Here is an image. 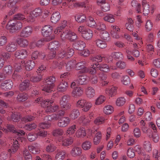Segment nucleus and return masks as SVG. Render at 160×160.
<instances>
[{"mask_svg": "<svg viewBox=\"0 0 160 160\" xmlns=\"http://www.w3.org/2000/svg\"><path fill=\"white\" fill-rule=\"evenodd\" d=\"M57 33L60 34L61 39L62 40L66 39L73 41L77 38L76 34L72 31H42V33L44 37L45 41L48 42L55 38V34Z\"/></svg>", "mask_w": 160, "mask_h": 160, "instance_id": "obj_1", "label": "nucleus"}, {"mask_svg": "<svg viewBox=\"0 0 160 160\" xmlns=\"http://www.w3.org/2000/svg\"><path fill=\"white\" fill-rule=\"evenodd\" d=\"M53 100L47 99L43 101L41 103V106L45 108L47 112H56L59 109V106L57 105H53Z\"/></svg>", "mask_w": 160, "mask_h": 160, "instance_id": "obj_2", "label": "nucleus"}, {"mask_svg": "<svg viewBox=\"0 0 160 160\" xmlns=\"http://www.w3.org/2000/svg\"><path fill=\"white\" fill-rule=\"evenodd\" d=\"M44 83L45 86L42 90L48 92H50L52 91L56 78L54 76H50L44 78Z\"/></svg>", "mask_w": 160, "mask_h": 160, "instance_id": "obj_3", "label": "nucleus"}, {"mask_svg": "<svg viewBox=\"0 0 160 160\" xmlns=\"http://www.w3.org/2000/svg\"><path fill=\"white\" fill-rule=\"evenodd\" d=\"M87 63V62L85 60L80 61L77 63H76L75 62L74 69L77 70H80L77 74L87 73L88 72V68L85 67Z\"/></svg>", "mask_w": 160, "mask_h": 160, "instance_id": "obj_4", "label": "nucleus"}, {"mask_svg": "<svg viewBox=\"0 0 160 160\" xmlns=\"http://www.w3.org/2000/svg\"><path fill=\"white\" fill-rule=\"evenodd\" d=\"M74 53L73 49L70 48H65L62 50L58 54V57L61 58L66 57L69 58L72 57Z\"/></svg>", "mask_w": 160, "mask_h": 160, "instance_id": "obj_5", "label": "nucleus"}, {"mask_svg": "<svg viewBox=\"0 0 160 160\" xmlns=\"http://www.w3.org/2000/svg\"><path fill=\"white\" fill-rule=\"evenodd\" d=\"M42 12V10L40 8H35L33 11L30 12L29 17L27 20L28 22H33L35 18L41 15Z\"/></svg>", "mask_w": 160, "mask_h": 160, "instance_id": "obj_6", "label": "nucleus"}, {"mask_svg": "<svg viewBox=\"0 0 160 160\" xmlns=\"http://www.w3.org/2000/svg\"><path fill=\"white\" fill-rule=\"evenodd\" d=\"M22 27V23L20 22H18L14 23L12 20H10L8 22L7 28L8 30H18L20 29Z\"/></svg>", "mask_w": 160, "mask_h": 160, "instance_id": "obj_7", "label": "nucleus"}, {"mask_svg": "<svg viewBox=\"0 0 160 160\" xmlns=\"http://www.w3.org/2000/svg\"><path fill=\"white\" fill-rule=\"evenodd\" d=\"M70 119L68 117H63L60 118L57 123L58 126L60 128H65L70 123Z\"/></svg>", "mask_w": 160, "mask_h": 160, "instance_id": "obj_8", "label": "nucleus"}, {"mask_svg": "<svg viewBox=\"0 0 160 160\" xmlns=\"http://www.w3.org/2000/svg\"><path fill=\"white\" fill-rule=\"evenodd\" d=\"M13 84V82L11 80H7L1 83L0 87L2 89L6 91L11 89Z\"/></svg>", "mask_w": 160, "mask_h": 160, "instance_id": "obj_9", "label": "nucleus"}, {"mask_svg": "<svg viewBox=\"0 0 160 160\" xmlns=\"http://www.w3.org/2000/svg\"><path fill=\"white\" fill-rule=\"evenodd\" d=\"M28 52L25 49H21L16 51L14 53L15 57L18 59H23L27 57Z\"/></svg>", "mask_w": 160, "mask_h": 160, "instance_id": "obj_10", "label": "nucleus"}, {"mask_svg": "<svg viewBox=\"0 0 160 160\" xmlns=\"http://www.w3.org/2000/svg\"><path fill=\"white\" fill-rule=\"evenodd\" d=\"M82 150L80 147L75 146L72 148L70 151V154L73 157L80 156L82 153Z\"/></svg>", "mask_w": 160, "mask_h": 160, "instance_id": "obj_11", "label": "nucleus"}, {"mask_svg": "<svg viewBox=\"0 0 160 160\" xmlns=\"http://www.w3.org/2000/svg\"><path fill=\"white\" fill-rule=\"evenodd\" d=\"M68 87V84L67 82L62 79L58 85L57 90L59 92H63L67 90Z\"/></svg>", "mask_w": 160, "mask_h": 160, "instance_id": "obj_12", "label": "nucleus"}, {"mask_svg": "<svg viewBox=\"0 0 160 160\" xmlns=\"http://www.w3.org/2000/svg\"><path fill=\"white\" fill-rule=\"evenodd\" d=\"M95 33L98 36L99 35L101 38L104 40H109V34L107 31H97Z\"/></svg>", "mask_w": 160, "mask_h": 160, "instance_id": "obj_13", "label": "nucleus"}, {"mask_svg": "<svg viewBox=\"0 0 160 160\" xmlns=\"http://www.w3.org/2000/svg\"><path fill=\"white\" fill-rule=\"evenodd\" d=\"M63 138V137H62L59 139V142L62 141V145L63 146L67 147L71 145L73 143V138L71 137L62 140Z\"/></svg>", "mask_w": 160, "mask_h": 160, "instance_id": "obj_14", "label": "nucleus"}, {"mask_svg": "<svg viewBox=\"0 0 160 160\" xmlns=\"http://www.w3.org/2000/svg\"><path fill=\"white\" fill-rule=\"evenodd\" d=\"M117 89V87L112 86L106 88L105 90V92L106 94H108L109 96L112 97L116 94Z\"/></svg>", "mask_w": 160, "mask_h": 160, "instance_id": "obj_15", "label": "nucleus"}, {"mask_svg": "<svg viewBox=\"0 0 160 160\" xmlns=\"http://www.w3.org/2000/svg\"><path fill=\"white\" fill-rule=\"evenodd\" d=\"M5 49L8 52H13L17 49V45L13 42H10L6 45Z\"/></svg>", "mask_w": 160, "mask_h": 160, "instance_id": "obj_16", "label": "nucleus"}, {"mask_svg": "<svg viewBox=\"0 0 160 160\" xmlns=\"http://www.w3.org/2000/svg\"><path fill=\"white\" fill-rule=\"evenodd\" d=\"M13 70L12 67L10 65H7L4 67L3 72L4 76H2V74H0V77L5 78L11 75L12 72Z\"/></svg>", "mask_w": 160, "mask_h": 160, "instance_id": "obj_17", "label": "nucleus"}, {"mask_svg": "<svg viewBox=\"0 0 160 160\" xmlns=\"http://www.w3.org/2000/svg\"><path fill=\"white\" fill-rule=\"evenodd\" d=\"M85 92L87 97L89 98H93L95 95V90L91 87L87 88L85 90Z\"/></svg>", "mask_w": 160, "mask_h": 160, "instance_id": "obj_18", "label": "nucleus"}, {"mask_svg": "<svg viewBox=\"0 0 160 160\" xmlns=\"http://www.w3.org/2000/svg\"><path fill=\"white\" fill-rule=\"evenodd\" d=\"M13 142L11 148L8 150V152L10 153H14L19 148V144L17 141H14L13 139Z\"/></svg>", "mask_w": 160, "mask_h": 160, "instance_id": "obj_19", "label": "nucleus"}, {"mask_svg": "<svg viewBox=\"0 0 160 160\" xmlns=\"http://www.w3.org/2000/svg\"><path fill=\"white\" fill-rule=\"evenodd\" d=\"M74 48L77 50H82L85 47V44L83 41L78 40L73 44Z\"/></svg>", "mask_w": 160, "mask_h": 160, "instance_id": "obj_20", "label": "nucleus"}, {"mask_svg": "<svg viewBox=\"0 0 160 160\" xmlns=\"http://www.w3.org/2000/svg\"><path fill=\"white\" fill-rule=\"evenodd\" d=\"M142 5L143 8V14L145 16H147L150 12L149 5L146 0H143L142 2Z\"/></svg>", "mask_w": 160, "mask_h": 160, "instance_id": "obj_21", "label": "nucleus"}, {"mask_svg": "<svg viewBox=\"0 0 160 160\" xmlns=\"http://www.w3.org/2000/svg\"><path fill=\"white\" fill-rule=\"evenodd\" d=\"M83 92V89L80 87H78L72 90V94L74 97H80L82 94Z\"/></svg>", "mask_w": 160, "mask_h": 160, "instance_id": "obj_22", "label": "nucleus"}, {"mask_svg": "<svg viewBox=\"0 0 160 160\" xmlns=\"http://www.w3.org/2000/svg\"><path fill=\"white\" fill-rule=\"evenodd\" d=\"M85 129L83 127H80L76 131L75 136L78 138H83L86 135Z\"/></svg>", "mask_w": 160, "mask_h": 160, "instance_id": "obj_23", "label": "nucleus"}, {"mask_svg": "<svg viewBox=\"0 0 160 160\" xmlns=\"http://www.w3.org/2000/svg\"><path fill=\"white\" fill-rule=\"evenodd\" d=\"M16 42L18 45L21 47L25 48L28 45V42L26 39L19 38L17 39Z\"/></svg>", "mask_w": 160, "mask_h": 160, "instance_id": "obj_24", "label": "nucleus"}, {"mask_svg": "<svg viewBox=\"0 0 160 160\" xmlns=\"http://www.w3.org/2000/svg\"><path fill=\"white\" fill-rule=\"evenodd\" d=\"M82 36L87 40L91 39L93 36L92 31H81Z\"/></svg>", "mask_w": 160, "mask_h": 160, "instance_id": "obj_25", "label": "nucleus"}, {"mask_svg": "<svg viewBox=\"0 0 160 160\" xmlns=\"http://www.w3.org/2000/svg\"><path fill=\"white\" fill-rule=\"evenodd\" d=\"M78 78L77 80L78 83L80 85H83L87 83V76L84 74L79 75L77 74Z\"/></svg>", "mask_w": 160, "mask_h": 160, "instance_id": "obj_26", "label": "nucleus"}, {"mask_svg": "<svg viewBox=\"0 0 160 160\" xmlns=\"http://www.w3.org/2000/svg\"><path fill=\"white\" fill-rule=\"evenodd\" d=\"M30 85V81L28 80H25L20 85V90L21 91H23L28 89Z\"/></svg>", "mask_w": 160, "mask_h": 160, "instance_id": "obj_27", "label": "nucleus"}, {"mask_svg": "<svg viewBox=\"0 0 160 160\" xmlns=\"http://www.w3.org/2000/svg\"><path fill=\"white\" fill-rule=\"evenodd\" d=\"M61 18L60 13L58 12H55L52 14L51 17V22L54 23H55L58 22Z\"/></svg>", "mask_w": 160, "mask_h": 160, "instance_id": "obj_28", "label": "nucleus"}, {"mask_svg": "<svg viewBox=\"0 0 160 160\" xmlns=\"http://www.w3.org/2000/svg\"><path fill=\"white\" fill-rule=\"evenodd\" d=\"M66 152L64 150L58 151L55 157L56 160H63L65 158Z\"/></svg>", "mask_w": 160, "mask_h": 160, "instance_id": "obj_29", "label": "nucleus"}, {"mask_svg": "<svg viewBox=\"0 0 160 160\" xmlns=\"http://www.w3.org/2000/svg\"><path fill=\"white\" fill-rule=\"evenodd\" d=\"M75 20L78 22L82 23L85 22L86 18L84 14L80 13L76 14L75 16Z\"/></svg>", "mask_w": 160, "mask_h": 160, "instance_id": "obj_30", "label": "nucleus"}, {"mask_svg": "<svg viewBox=\"0 0 160 160\" xmlns=\"http://www.w3.org/2000/svg\"><path fill=\"white\" fill-rule=\"evenodd\" d=\"M95 66L100 71L105 72H108L109 71L110 68L106 64H99L96 63L95 64Z\"/></svg>", "mask_w": 160, "mask_h": 160, "instance_id": "obj_31", "label": "nucleus"}, {"mask_svg": "<svg viewBox=\"0 0 160 160\" xmlns=\"http://www.w3.org/2000/svg\"><path fill=\"white\" fill-rule=\"evenodd\" d=\"M35 66L34 62L32 60H29L26 62L25 63V66L27 71H29L32 70Z\"/></svg>", "mask_w": 160, "mask_h": 160, "instance_id": "obj_32", "label": "nucleus"}, {"mask_svg": "<svg viewBox=\"0 0 160 160\" xmlns=\"http://www.w3.org/2000/svg\"><path fill=\"white\" fill-rule=\"evenodd\" d=\"M76 129V126L75 125H72L69 126L66 132V135L70 136L73 135L75 132Z\"/></svg>", "mask_w": 160, "mask_h": 160, "instance_id": "obj_33", "label": "nucleus"}, {"mask_svg": "<svg viewBox=\"0 0 160 160\" xmlns=\"http://www.w3.org/2000/svg\"><path fill=\"white\" fill-rule=\"evenodd\" d=\"M59 46V42L57 41H53L50 42L48 45V48L50 50H56Z\"/></svg>", "mask_w": 160, "mask_h": 160, "instance_id": "obj_34", "label": "nucleus"}, {"mask_svg": "<svg viewBox=\"0 0 160 160\" xmlns=\"http://www.w3.org/2000/svg\"><path fill=\"white\" fill-rule=\"evenodd\" d=\"M45 121H56L58 120L56 113H53L50 115L46 116L44 118Z\"/></svg>", "mask_w": 160, "mask_h": 160, "instance_id": "obj_35", "label": "nucleus"}, {"mask_svg": "<svg viewBox=\"0 0 160 160\" xmlns=\"http://www.w3.org/2000/svg\"><path fill=\"white\" fill-rule=\"evenodd\" d=\"M133 21L132 19L128 18V22L126 23L125 26L127 30H132L134 29Z\"/></svg>", "mask_w": 160, "mask_h": 160, "instance_id": "obj_36", "label": "nucleus"}, {"mask_svg": "<svg viewBox=\"0 0 160 160\" xmlns=\"http://www.w3.org/2000/svg\"><path fill=\"white\" fill-rule=\"evenodd\" d=\"M85 102L82 107V110L85 112H88L92 106V104L90 102L87 101L86 100Z\"/></svg>", "mask_w": 160, "mask_h": 160, "instance_id": "obj_37", "label": "nucleus"}, {"mask_svg": "<svg viewBox=\"0 0 160 160\" xmlns=\"http://www.w3.org/2000/svg\"><path fill=\"white\" fill-rule=\"evenodd\" d=\"M80 113L78 109H73L72 110L69 116L70 118L73 120H74L77 118L79 115Z\"/></svg>", "mask_w": 160, "mask_h": 160, "instance_id": "obj_38", "label": "nucleus"}, {"mask_svg": "<svg viewBox=\"0 0 160 160\" xmlns=\"http://www.w3.org/2000/svg\"><path fill=\"white\" fill-rule=\"evenodd\" d=\"M19 127L21 128L23 127L26 130L31 131L35 128L37 125L35 123H33L30 124H27L25 125H21Z\"/></svg>", "mask_w": 160, "mask_h": 160, "instance_id": "obj_39", "label": "nucleus"}, {"mask_svg": "<svg viewBox=\"0 0 160 160\" xmlns=\"http://www.w3.org/2000/svg\"><path fill=\"white\" fill-rule=\"evenodd\" d=\"M23 155L26 160H32V158L31 155L29 153L28 150L24 148L22 151Z\"/></svg>", "mask_w": 160, "mask_h": 160, "instance_id": "obj_40", "label": "nucleus"}, {"mask_svg": "<svg viewBox=\"0 0 160 160\" xmlns=\"http://www.w3.org/2000/svg\"><path fill=\"white\" fill-rule=\"evenodd\" d=\"M131 5L133 8L136 10L138 13H141V5L140 3H138L136 0H133L132 1Z\"/></svg>", "mask_w": 160, "mask_h": 160, "instance_id": "obj_41", "label": "nucleus"}, {"mask_svg": "<svg viewBox=\"0 0 160 160\" xmlns=\"http://www.w3.org/2000/svg\"><path fill=\"white\" fill-rule=\"evenodd\" d=\"M106 99V97L103 95H100L95 100V104L96 105H100L103 103Z\"/></svg>", "mask_w": 160, "mask_h": 160, "instance_id": "obj_42", "label": "nucleus"}, {"mask_svg": "<svg viewBox=\"0 0 160 160\" xmlns=\"http://www.w3.org/2000/svg\"><path fill=\"white\" fill-rule=\"evenodd\" d=\"M97 46L101 48H104L107 47V45L106 42L99 39H96L95 41Z\"/></svg>", "mask_w": 160, "mask_h": 160, "instance_id": "obj_43", "label": "nucleus"}, {"mask_svg": "<svg viewBox=\"0 0 160 160\" xmlns=\"http://www.w3.org/2000/svg\"><path fill=\"white\" fill-rule=\"evenodd\" d=\"M56 147L54 144L50 143L46 146L45 150L48 152H52L56 150Z\"/></svg>", "mask_w": 160, "mask_h": 160, "instance_id": "obj_44", "label": "nucleus"}, {"mask_svg": "<svg viewBox=\"0 0 160 160\" xmlns=\"http://www.w3.org/2000/svg\"><path fill=\"white\" fill-rule=\"evenodd\" d=\"M90 83L92 85H96L98 82V78L96 75H91L90 76L89 79Z\"/></svg>", "mask_w": 160, "mask_h": 160, "instance_id": "obj_45", "label": "nucleus"}, {"mask_svg": "<svg viewBox=\"0 0 160 160\" xmlns=\"http://www.w3.org/2000/svg\"><path fill=\"white\" fill-rule=\"evenodd\" d=\"M114 111L113 107L111 105H107L103 108L104 112L107 115L112 113Z\"/></svg>", "mask_w": 160, "mask_h": 160, "instance_id": "obj_46", "label": "nucleus"}, {"mask_svg": "<svg viewBox=\"0 0 160 160\" xmlns=\"http://www.w3.org/2000/svg\"><path fill=\"white\" fill-rule=\"evenodd\" d=\"M28 95L25 93H19L17 97V100L20 102H23L28 98Z\"/></svg>", "mask_w": 160, "mask_h": 160, "instance_id": "obj_47", "label": "nucleus"}, {"mask_svg": "<svg viewBox=\"0 0 160 160\" xmlns=\"http://www.w3.org/2000/svg\"><path fill=\"white\" fill-rule=\"evenodd\" d=\"M75 61L72 60L69 61L66 64V69L67 71H70L72 69H74Z\"/></svg>", "mask_w": 160, "mask_h": 160, "instance_id": "obj_48", "label": "nucleus"}, {"mask_svg": "<svg viewBox=\"0 0 160 160\" xmlns=\"http://www.w3.org/2000/svg\"><path fill=\"white\" fill-rule=\"evenodd\" d=\"M87 24L90 27H93L96 25V22L94 18L90 16L87 20Z\"/></svg>", "mask_w": 160, "mask_h": 160, "instance_id": "obj_49", "label": "nucleus"}, {"mask_svg": "<svg viewBox=\"0 0 160 160\" xmlns=\"http://www.w3.org/2000/svg\"><path fill=\"white\" fill-rule=\"evenodd\" d=\"M28 149L32 153L34 154L39 153L40 151L38 147L33 146H29Z\"/></svg>", "mask_w": 160, "mask_h": 160, "instance_id": "obj_50", "label": "nucleus"}, {"mask_svg": "<svg viewBox=\"0 0 160 160\" xmlns=\"http://www.w3.org/2000/svg\"><path fill=\"white\" fill-rule=\"evenodd\" d=\"M104 20L106 21L112 23L115 21L114 16L111 14H108L103 18Z\"/></svg>", "mask_w": 160, "mask_h": 160, "instance_id": "obj_51", "label": "nucleus"}, {"mask_svg": "<svg viewBox=\"0 0 160 160\" xmlns=\"http://www.w3.org/2000/svg\"><path fill=\"white\" fill-rule=\"evenodd\" d=\"M92 146L91 142L89 141H86L84 142L82 144V149L85 150L89 149Z\"/></svg>", "mask_w": 160, "mask_h": 160, "instance_id": "obj_52", "label": "nucleus"}, {"mask_svg": "<svg viewBox=\"0 0 160 160\" xmlns=\"http://www.w3.org/2000/svg\"><path fill=\"white\" fill-rule=\"evenodd\" d=\"M101 138V134L100 132H98L95 135L93 138V142L94 144L97 145L100 142Z\"/></svg>", "mask_w": 160, "mask_h": 160, "instance_id": "obj_53", "label": "nucleus"}, {"mask_svg": "<svg viewBox=\"0 0 160 160\" xmlns=\"http://www.w3.org/2000/svg\"><path fill=\"white\" fill-rule=\"evenodd\" d=\"M111 55L115 59H123L124 57L123 54L120 52H113Z\"/></svg>", "mask_w": 160, "mask_h": 160, "instance_id": "obj_54", "label": "nucleus"}, {"mask_svg": "<svg viewBox=\"0 0 160 160\" xmlns=\"http://www.w3.org/2000/svg\"><path fill=\"white\" fill-rule=\"evenodd\" d=\"M105 57L104 55H98L96 56L95 57H91L90 58V60L92 62L97 61L98 60L99 62H101L103 60H105L106 58Z\"/></svg>", "mask_w": 160, "mask_h": 160, "instance_id": "obj_55", "label": "nucleus"}, {"mask_svg": "<svg viewBox=\"0 0 160 160\" xmlns=\"http://www.w3.org/2000/svg\"><path fill=\"white\" fill-rule=\"evenodd\" d=\"M42 76L41 74L37 76H32L30 78V81L33 82H37L40 81L42 79Z\"/></svg>", "mask_w": 160, "mask_h": 160, "instance_id": "obj_56", "label": "nucleus"}, {"mask_svg": "<svg viewBox=\"0 0 160 160\" xmlns=\"http://www.w3.org/2000/svg\"><path fill=\"white\" fill-rule=\"evenodd\" d=\"M80 122L84 125H87L90 122V120L88 117H86L85 116L81 117L79 118Z\"/></svg>", "mask_w": 160, "mask_h": 160, "instance_id": "obj_57", "label": "nucleus"}, {"mask_svg": "<svg viewBox=\"0 0 160 160\" xmlns=\"http://www.w3.org/2000/svg\"><path fill=\"white\" fill-rule=\"evenodd\" d=\"M27 136L28 139L30 142L35 141L38 138L36 134L32 132L29 133Z\"/></svg>", "mask_w": 160, "mask_h": 160, "instance_id": "obj_58", "label": "nucleus"}, {"mask_svg": "<svg viewBox=\"0 0 160 160\" xmlns=\"http://www.w3.org/2000/svg\"><path fill=\"white\" fill-rule=\"evenodd\" d=\"M126 101V99L124 97L119 98L116 101V104L118 106H122L125 103Z\"/></svg>", "mask_w": 160, "mask_h": 160, "instance_id": "obj_59", "label": "nucleus"}, {"mask_svg": "<svg viewBox=\"0 0 160 160\" xmlns=\"http://www.w3.org/2000/svg\"><path fill=\"white\" fill-rule=\"evenodd\" d=\"M70 96L68 95H65L62 96L60 100V105L68 102V101L70 99Z\"/></svg>", "mask_w": 160, "mask_h": 160, "instance_id": "obj_60", "label": "nucleus"}, {"mask_svg": "<svg viewBox=\"0 0 160 160\" xmlns=\"http://www.w3.org/2000/svg\"><path fill=\"white\" fill-rule=\"evenodd\" d=\"M143 132L146 134L149 137H151L152 132L151 129L148 128L147 126L141 128Z\"/></svg>", "mask_w": 160, "mask_h": 160, "instance_id": "obj_61", "label": "nucleus"}, {"mask_svg": "<svg viewBox=\"0 0 160 160\" xmlns=\"http://www.w3.org/2000/svg\"><path fill=\"white\" fill-rule=\"evenodd\" d=\"M35 115L33 114V115H28L27 116L23 117L21 119V121L24 122H27L29 121H31L34 119L35 118Z\"/></svg>", "mask_w": 160, "mask_h": 160, "instance_id": "obj_62", "label": "nucleus"}, {"mask_svg": "<svg viewBox=\"0 0 160 160\" xmlns=\"http://www.w3.org/2000/svg\"><path fill=\"white\" fill-rule=\"evenodd\" d=\"M63 133L62 129L60 128H57L54 130L52 131V135L54 136H62Z\"/></svg>", "mask_w": 160, "mask_h": 160, "instance_id": "obj_63", "label": "nucleus"}, {"mask_svg": "<svg viewBox=\"0 0 160 160\" xmlns=\"http://www.w3.org/2000/svg\"><path fill=\"white\" fill-rule=\"evenodd\" d=\"M105 119L102 117L97 118L94 121V123L96 125H99L104 123Z\"/></svg>", "mask_w": 160, "mask_h": 160, "instance_id": "obj_64", "label": "nucleus"}]
</instances>
